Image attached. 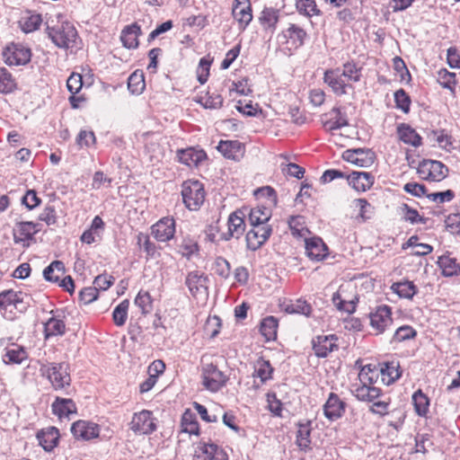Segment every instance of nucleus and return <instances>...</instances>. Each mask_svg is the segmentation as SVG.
I'll list each match as a JSON object with an SVG mask.
<instances>
[{
    "mask_svg": "<svg viewBox=\"0 0 460 460\" xmlns=\"http://www.w3.org/2000/svg\"><path fill=\"white\" fill-rule=\"evenodd\" d=\"M297 10L307 16L318 13L314 0H296Z\"/></svg>",
    "mask_w": 460,
    "mask_h": 460,
    "instance_id": "59",
    "label": "nucleus"
},
{
    "mask_svg": "<svg viewBox=\"0 0 460 460\" xmlns=\"http://www.w3.org/2000/svg\"><path fill=\"white\" fill-rule=\"evenodd\" d=\"M394 102L396 103V107L402 110L404 113H407L410 111L411 99L403 89H399L394 93Z\"/></svg>",
    "mask_w": 460,
    "mask_h": 460,
    "instance_id": "57",
    "label": "nucleus"
},
{
    "mask_svg": "<svg viewBox=\"0 0 460 460\" xmlns=\"http://www.w3.org/2000/svg\"><path fill=\"white\" fill-rule=\"evenodd\" d=\"M244 213L242 210H236L231 213L226 223V230L220 234V239L226 242L232 238L239 239L245 232Z\"/></svg>",
    "mask_w": 460,
    "mask_h": 460,
    "instance_id": "6",
    "label": "nucleus"
},
{
    "mask_svg": "<svg viewBox=\"0 0 460 460\" xmlns=\"http://www.w3.org/2000/svg\"><path fill=\"white\" fill-rule=\"evenodd\" d=\"M416 334V331L411 326L403 325L396 330L392 341L402 342L414 338Z\"/></svg>",
    "mask_w": 460,
    "mask_h": 460,
    "instance_id": "56",
    "label": "nucleus"
},
{
    "mask_svg": "<svg viewBox=\"0 0 460 460\" xmlns=\"http://www.w3.org/2000/svg\"><path fill=\"white\" fill-rule=\"evenodd\" d=\"M304 217L301 216H293L289 218L288 225L294 236H305L307 229L304 226Z\"/></svg>",
    "mask_w": 460,
    "mask_h": 460,
    "instance_id": "55",
    "label": "nucleus"
},
{
    "mask_svg": "<svg viewBox=\"0 0 460 460\" xmlns=\"http://www.w3.org/2000/svg\"><path fill=\"white\" fill-rule=\"evenodd\" d=\"M57 212L54 206L48 204L39 216L40 221H44L48 226L57 223Z\"/></svg>",
    "mask_w": 460,
    "mask_h": 460,
    "instance_id": "64",
    "label": "nucleus"
},
{
    "mask_svg": "<svg viewBox=\"0 0 460 460\" xmlns=\"http://www.w3.org/2000/svg\"><path fill=\"white\" fill-rule=\"evenodd\" d=\"M130 429L138 434H151L154 432L156 425L152 417V412L143 410L140 412L134 413L130 421Z\"/></svg>",
    "mask_w": 460,
    "mask_h": 460,
    "instance_id": "9",
    "label": "nucleus"
},
{
    "mask_svg": "<svg viewBox=\"0 0 460 460\" xmlns=\"http://www.w3.org/2000/svg\"><path fill=\"white\" fill-rule=\"evenodd\" d=\"M152 234L158 242L171 240L175 233V222L172 217H163L152 226Z\"/></svg>",
    "mask_w": 460,
    "mask_h": 460,
    "instance_id": "16",
    "label": "nucleus"
},
{
    "mask_svg": "<svg viewBox=\"0 0 460 460\" xmlns=\"http://www.w3.org/2000/svg\"><path fill=\"white\" fill-rule=\"evenodd\" d=\"M345 411V402L340 399V397L331 393L326 402L323 405L324 416L329 420H336L340 419Z\"/></svg>",
    "mask_w": 460,
    "mask_h": 460,
    "instance_id": "18",
    "label": "nucleus"
},
{
    "mask_svg": "<svg viewBox=\"0 0 460 460\" xmlns=\"http://www.w3.org/2000/svg\"><path fill=\"white\" fill-rule=\"evenodd\" d=\"M141 29L137 23H133L124 28L121 32L120 40L127 49H136L138 46V35Z\"/></svg>",
    "mask_w": 460,
    "mask_h": 460,
    "instance_id": "26",
    "label": "nucleus"
},
{
    "mask_svg": "<svg viewBox=\"0 0 460 460\" xmlns=\"http://www.w3.org/2000/svg\"><path fill=\"white\" fill-rule=\"evenodd\" d=\"M391 289L402 298L411 299L417 292L413 282L405 280L394 283Z\"/></svg>",
    "mask_w": 460,
    "mask_h": 460,
    "instance_id": "34",
    "label": "nucleus"
},
{
    "mask_svg": "<svg viewBox=\"0 0 460 460\" xmlns=\"http://www.w3.org/2000/svg\"><path fill=\"white\" fill-rule=\"evenodd\" d=\"M203 385L209 391L217 392L226 383V376L213 363H205L202 366Z\"/></svg>",
    "mask_w": 460,
    "mask_h": 460,
    "instance_id": "5",
    "label": "nucleus"
},
{
    "mask_svg": "<svg viewBox=\"0 0 460 460\" xmlns=\"http://www.w3.org/2000/svg\"><path fill=\"white\" fill-rule=\"evenodd\" d=\"M311 428L310 422L305 424H299L298 429L296 432V445L297 447L303 450L307 451L311 449Z\"/></svg>",
    "mask_w": 460,
    "mask_h": 460,
    "instance_id": "35",
    "label": "nucleus"
},
{
    "mask_svg": "<svg viewBox=\"0 0 460 460\" xmlns=\"http://www.w3.org/2000/svg\"><path fill=\"white\" fill-rule=\"evenodd\" d=\"M278 320L274 316H267L260 325V332L266 341L275 340L277 337Z\"/></svg>",
    "mask_w": 460,
    "mask_h": 460,
    "instance_id": "37",
    "label": "nucleus"
},
{
    "mask_svg": "<svg viewBox=\"0 0 460 460\" xmlns=\"http://www.w3.org/2000/svg\"><path fill=\"white\" fill-rule=\"evenodd\" d=\"M15 89L16 83L12 74L5 67H0V93H9Z\"/></svg>",
    "mask_w": 460,
    "mask_h": 460,
    "instance_id": "46",
    "label": "nucleus"
},
{
    "mask_svg": "<svg viewBox=\"0 0 460 460\" xmlns=\"http://www.w3.org/2000/svg\"><path fill=\"white\" fill-rule=\"evenodd\" d=\"M208 282V277L204 274H199L198 271L190 272L185 280V284L188 287L190 294L196 296L201 288H207L206 284Z\"/></svg>",
    "mask_w": 460,
    "mask_h": 460,
    "instance_id": "28",
    "label": "nucleus"
},
{
    "mask_svg": "<svg viewBox=\"0 0 460 460\" xmlns=\"http://www.w3.org/2000/svg\"><path fill=\"white\" fill-rule=\"evenodd\" d=\"M273 373V367L268 360H258L255 367L254 376L261 379V383L271 379Z\"/></svg>",
    "mask_w": 460,
    "mask_h": 460,
    "instance_id": "53",
    "label": "nucleus"
},
{
    "mask_svg": "<svg viewBox=\"0 0 460 460\" xmlns=\"http://www.w3.org/2000/svg\"><path fill=\"white\" fill-rule=\"evenodd\" d=\"M305 253L313 261H321L327 255V246L319 237L305 239Z\"/></svg>",
    "mask_w": 460,
    "mask_h": 460,
    "instance_id": "20",
    "label": "nucleus"
},
{
    "mask_svg": "<svg viewBox=\"0 0 460 460\" xmlns=\"http://www.w3.org/2000/svg\"><path fill=\"white\" fill-rule=\"evenodd\" d=\"M128 307L129 301L128 299H124L114 308L112 313V319L115 325L120 327L125 324L128 318Z\"/></svg>",
    "mask_w": 460,
    "mask_h": 460,
    "instance_id": "48",
    "label": "nucleus"
},
{
    "mask_svg": "<svg viewBox=\"0 0 460 460\" xmlns=\"http://www.w3.org/2000/svg\"><path fill=\"white\" fill-rule=\"evenodd\" d=\"M23 303V294L15 292L12 289L0 293V310L6 309L9 305L19 308V305Z\"/></svg>",
    "mask_w": 460,
    "mask_h": 460,
    "instance_id": "30",
    "label": "nucleus"
},
{
    "mask_svg": "<svg viewBox=\"0 0 460 460\" xmlns=\"http://www.w3.org/2000/svg\"><path fill=\"white\" fill-rule=\"evenodd\" d=\"M233 15L239 23V28L244 31L252 20L250 0H234Z\"/></svg>",
    "mask_w": 460,
    "mask_h": 460,
    "instance_id": "17",
    "label": "nucleus"
},
{
    "mask_svg": "<svg viewBox=\"0 0 460 460\" xmlns=\"http://www.w3.org/2000/svg\"><path fill=\"white\" fill-rule=\"evenodd\" d=\"M137 243L143 247L147 256H153L155 252V245L150 241L149 236L143 233L137 235Z\"/></svg>",
    "mask_w": 460,
    "mask_h": 460,
    "instance_id": "63",
    "label": "nucleus"
},
{
    "mask_svg": "<svg viewBox=\"0 0 460 460\" xmlns=\"http://www.w3.org/2000/svg\"><path fill=\"white\" fill-rule=\"evenodd\" d=\"M400 139L405 144L418 147L421 145V137L407 124H401L397 128Z\"/></svg>",
    "mask_w": 460,
    "mask_h": 460,
    "instance_id": "27",
    "label": "nucleus"
},
{
    "mask_svg": "<svg viewBox=\"0 0 460 460\" xmlns=\"http://www.w3.org/2000/svg\"><path fill=\"white\" fill-rule=\"evenodd\" d=\"M438 82L446 89H449L453 94L456 93V74L449 72L446 68L440 69L438 73Z\"/></svg>",
    "mask_w": 460,
    "mask_h": 460,
    "instance_id": "51",
    "label": "nucleus"
},
{
    "mask_svg": "<svg viewBox=\"0 0 460 460\" xmlns=\"http://www.w3.org/2000/svg\"><path fill=\"white\" fill-rule=\"evenodd\" d=\"M59 438V432L57 428L49 427L37 433L39 444L47 452H50L57 447Z\"/></svg>",
    "mask_w": 460,
    "mask_h": 460,
    "instance_id": "22",
    "label": "nucleus"
},
{
    "mask_svg": "<svg viewBox=\"0 0 460 460\" xmlns=\"http://www.w3.org/2000/svg\"><path fill=\"white\" fill-rule=\"evenodd\" d=\"M283 310L288 314H298L305 316H310L312 313V306L305 300L297 299L295 302L284 303L282 305Z\"/></svg>",
    "mask_w": 460,
    "mask_h": 460,
    "instance_id": "31",
    "label": "nucleus"
},
{
    "mask_svg": "<svg viewBox=\"0 0 460 460\" xmlns=\"http://www.w3.org/2000/svg\"><path fill=\"white\" fill-rule=\"evenodd\" d=\"M225 228H226V224L222 225L220 220L217 219L207 227L205 230L206 236L210 242L217 243L223 241V239H220V234L226 232V229Z\"/></svg>",
    "mask_w": 460,
    "mask_h": 460,
    "instance_id": "52",
    "label": "nucleus"
},
{
    "mask_svg": "<svg viewBox=\"0 0 460 460\" xmlns=\"http://www.w3.org/2000/svg\"><path fill=\"white\" fill-rule=\"evenodd\" d=\"M40 372L46 376L55 390L70 385L71 378L65 363H48L40 366Z\"/></svg>",
    "mask_w": 460,
    "mask_h": 460,
    "instance_id": "4",
    "label": "nucleus"
},
{
    "mask_svg": "<svg viewBox=\"0 0 460 460\" xmlns=\"http://www.w3.org/2000/svg\"><path fill=\"white\" fill-rule=\"evenodd\" d=\"M270 211L265 207L252 208L249 212L250 225H269L268 221L270 220Z\"/></svg>",
    "mask_w": 460,
    "mask_h": 460,
    "instance_id": "38",
    "label": "nucleus"
},
{
    "mask_svg": "<svg viewBox=\"0 0 460 460\" xmlns=\"http://www.w3.org/2000/svg\"><path fill=\"white\" fill-rule=\"evenodd\" d=\"M412 402L419 416H426L429 411V399L420 389L412 394Z\"/></svg>",
    "mask_w": 460,
    "mask_h": 460,
    "instance_id": "43",
    "label": "nucleus"
},
{
    "mask_svg": "<svg viewBox=\"0 0 460 460\" xmlns=\"http://www.w3.org/2000/svg\"><path fill=\"white\" fill-rule=\"evenodd\" d=\"M83 78L80 74L72 73L66 81L67 90L73 94H76L82 89Z\"/></svg>",
    "mask_w": 460,
    "mask_h": 460,
    "instance_id": "62",
    "label": "nucleus"
},
{
    "mask_svg": "<svg viewBox=\"0 0 460 460\" xmlns=\"http://www.w3.org/2000/svg\"><path fill=\"white\" fill-rule=\"evenodd\" d=\"M391 314V308L388 305L378 306L370 314V325L376 331V334L383 333L392 324Z\"/></svg>",
    "mask_w": 460,
    "mask_h": 460,
    "instance_id": "11",
    "label": "nucleus"
},
{
    "mask_svg": "<svg viewBox=\"0 0 460 460\" xmlns=\"http://www.w3.org/2000/svg\"><path fill=\"white\" fill-rule=\"evenodd\" d=\"M71 432L77 439L90 440L99 436L100 427L96 423L80 420L72 424Z\"/></svg>",
    "mask_w": 460,
    "mask_h": 460,
    "instance_id": "15",
    "label": "nucleus"
},
{
    "mask_svg": "<svg viewBox=\"0 0 460 460\" xmlns=\"http://www.w3.org/2000/svg\"><path fill=\"white\" fill-rule=\"evenodd\" d=\"M306 36L305 31L296 24H290L285 31V37L292 40V44L296 48L301 47L304 44Z\"/></svg>",
    "mask_w": 460,
    "mask_h": 460,
    "instance_id": "42",
    "label": "nucleus"
},
{
    "mask_svg": "<svg viewBox=\"0 0 460 460\" xmlns=\"http://www.w3.org/2000/svg\"><path fill=\"white\" fill-rule=\"evenodd\" d=\"M199 451L206 456L204 460H226V455L214 443H200Z\"/></svg>",
    "mask_w": 460,
    "mask_h": 460,
    "instance_id": "33",
    "label": "nucleus"
},
{
    "mask_svg": "<svg viewBox=\"0 0 460 460\" xmlns=\"http://www.w3.org/2000/svg\"><path fill=\"white\" fill-rule=\"evenodd\" d=\"M338 338L334 334L319 335L313 340V349L318 358H326L331 352L338 349Z\"/></svg>",
    "mask_w": 460,
    "mask_h": 460,
    "instance_id": "14",
    "label": "nucleus"
},
{
    "mask_svg": "<svg viewBox=\"0 0 460 460\" xmlns=\"http://www.w3.org/2000/svg\"><path fill=\"white\" fill-rule=\"evenodd\" d=\"M65 267L62 261H54L43 270L44 279L47 281L58 282L64 274Z\"/></svg>",
    "mask_w": 460,
    "mask_h": 460,
    "instance_id": "39",
    "label": "nucleus"
},
{
    "mask_svg": "<svg viewBox=\"0 0 460 460\" xmlns=\"http://www.w3.org/2000/svg\"><path fill=\"white\" fill-rule=\"evenodd\" d=\"M182 200L186 208L196 211L205 200V190L199 181L188 180L181 186Z\"/></svg>",
    "mask_w": 460,
    "mask_h": 460,
    "instance_id": "3",
    "label": "nucleus"
},
{
    "mask_svg": "<svg viewBox=\"0 0 460 460\" xmlns=\"http://www.w3.org/2000/svg\"><path fill=\"white\" fill-rule=\"evenodd\" d=\"M358 377V384L375 385L379 377L378 369L376 367V366L371 364L363 366L360 368Z\"/></svg>",
    "mask_w": 460,
    "mask_h": 460,
    "instance_id": "32",
    "label": "nucleus"
},
{
    "mask_svg": "<svg viewBox=\"0 0 460 460\" xmlns=\"http://www.w3.org/2000/svg\"><path fill=\"white\" fill-rule=\"evenodd\" d=\"M321 122L327 131H333L347 127V116L340 107H333L331 111L321 116Z\"/></svg>",
    "mask_w": 460,
    "mask_h": 460,
    "instance_id": "12",
    "label": "nucleus"
},
{
    "mask_svg": "<svg viewBox=\"0 0 460 460\" xmlns=\"http://www.w3.org/2000/svg\"><path fill=\"white\" fill-rule=\"evenodd\" d=\"M146 87L142 72L135 71L128 79V88L134 94H140Z\"/></svg>",
    "mask_w": 460,
    "mask_h": 460,
    "instance_id": "47",
    "label": "nucleus"
},
{
    "mask_svg": "<svg viewBox=\"0 0 460 460\" xmlns=\"http://www.w3.org/2000/svg\"><path fill=\"white\" fill-rule=\"evenodd\" d=\"M51 407L53 413L60 419L68 418L70 414L76 412V406L71 399L57 397Z\"/></svg>",
    "mask_w": 460,
    "mask_h": 460,
    "instance_id": "24",
    "label": "nucleus"
},
{
    "mask_svg": "<svg viewBox=\"0 0 460 460\" xmlns=\"http://www.w3.org/2000/svg\"><path fill=\"white\" fill-rule=\"evenodd\" d=\"M52 317H50L44 323V333L45 337L63 335L66 332V324L59 315H56L54 311H51Z\"/></svg>",
    "mask_w": 460,
    "mask_h": 460,
    "instance_id": "25",
    "label": "nucleus"
},
{
    "mask_svg": "<svg viewBox=\"0 0 460 460\" xmlns=\"http://www.w3.org/2000/svg\"><path fill=\"white\" fill-rule=\"evenodd\" d=\"M272 233L270 225H251V229L246 234V245L251 251L261 248L270 238Z\"/></svg>",
    "mask_w": 460,
    "mask_h": 460,
    "instance_id": "8",
    "label": "nucleus"
},
{
    "mask_svg": "<svg viewBox=\"0 0 460 460\" xmlns=\"http://www.w3.org/2000/svg\"><path fill=\"white\" fill-rule=\"evenodd\" d=\"M356 205L359 208V217L363 221L370 219L374 215V207L365 199H355Z\"/></svg>",
    "mask_w": 460,
    "mask_h": 460,
    "instance_id": "60",
    "label": "nucleus"
},
{
    "mask_svg": "<svg viewBox=\"0 0 460 460\" xmlns=\"http://www.w3.org/2000/svg\"><path fill=\"white\" fill-rule=\"evenodd\" d=\"M46 31L52 42L58 48H72L77 37L75 26L67 22L62 21L55 23L53 19L46 22Z\"/></svg>",
    "mask_w": 460,
    "mask_h": 460,
    "instance_id": "2",
    "label": "nucleus"
},
{
    "mask_svg": "<svg viewBox=\"0 0 460 460\" xmlns=\"http://www.w3.org/2000/svg\"><path fill=\"white\" fill-rule=\"evenodd\" d=\"M27 358L28 354L23 347L13 344L6 348L3 360L4 363L21 364Z\"/></svg>",
    "mask_w": 460,
    "mask_h": 460,
    "instance_id": "29",
    "label": "nucleus"
},
{
    "mask_svg": "<svg viewBox=\"0 0 460 460\" xmlns=\"http://www.w3.org/2000/svg\"><path fill=\"white\" fill-rule=\"evenodd\" d=\"M135 305L140 308L143 315H146L153 310V299L148 291L140 290L137 295Z\"/></svg>",
    "mask_w": 460,
    "mask_h": 460,
    "instance_id": "44",
    "label": "nucleus"
},
{
    "mask_svg": "<svg viewBox=\"0 0 460 460\" xmlns=\"http://www.w3.org/2000/svg\"><path fill=\"white\" fill-rule=\"evenodd\" d=\"M217 150L228 159L238 160L243 154L244 146L239 141L221 140Z\"/></svg>",
    "mask_w": 460,
    "mask_h": 460,
    "instance_id": "23",
    "label": "nucleus"
},
{
    "mask_svg": "<svg viewBox=\"0 0 460 460\" xmlns=\"http://www.w3.org/2000/svg\"><path fill=\"white\" fill-rule=\"evenodd\" d=\"M361 78V67L354 62H347L342 67L327 69L323 75V82L339 96L348 93L353 89L350 82H358Z\"/></svg>",
    "mask_w": 460,
    "mask_h": 460,
    "instance_id": "1",
    "label": "nucleus"
},
{
    "mask_svg": "<svg viewBox=\"0 0 460 460\" xmlns=\"http://www.w3.org/2000/svg\"><path fill=\"white\" fill-rule=\"evenodd\" d=\"M278 21L279 11L273 7H265L259 16V22L265 29L274 30Z\"/></svg>",
    "mask_w": 460,
    "mask_h": 460,
    "instance_id": "36",
    "label": "nucleus"
},
{
    "mask_svg": "<svg viewBox=\"0 0 460 460\" xmlns=\"http://www.w3.org/2000/svg\"><path fill=\"white\" fill-rule=\"evenodd\" d=\"M430 181H440L447 175V167L439 161L429 160Z\"/></svg>",
    "mask_w": 460,
    "mask_h": 460,
    "instance_id": "45",
    "label": "nucleus"
},
{
    "mask_svg": "<svg viewBox=\"0 0 460 460\" xmlns=\"http://www.w3.org/2000/svg\"><path fill=\"white\" fill-rule=\"evenodd\" d=\"M39 224L31 221H22L15 224L13 227V241L15 243H22L23 247L30 245L29 241L40 231Z\"/></svg>",
    "mask_w": 460,
    "mask_h": 460,
    "instance_id": "10",
    "label": "nucleus"
},
{
    "mask_svg": "<svg viewBox=\"0 0 460 460\" xmlns=\"http://www.w3.org/2000/svg\"><path fill=\"white\" fill-rule=\"evenodd\" d=\"M115 281L114 277L107 274H100L93 280V287L99 290H107Z\"/></svg>",
    "mask_w": 460,
    "mask_h": 460,
    "instance_id": "61",
    "label": "nucleus"
},
{
    "mask_svg": "<svg viewBox=\"0 0 460 460\" xmlns=\"http://www.w3.org/2000/svg\"><path fill=\"white\" fill-rule=\"evenodd\" d=\"M352 394L361 402H373L381 395V389L371 385L355 383L351 386Z\"/></svg>",
    "mask_w": 460,
    "mask_h": 460,
    "instance_id": "19",
    "label": "nucleus"
},
{
    "mask_svg": "<svg viewBox=\"0 0 460 460\" xmlns=\"http://www.w3.org/2000/svg\"><path fill=\"white\" fill-rule=\"evenodd\" d=\"M400 215L402 217V219L410 222L411 224H425L427 219L419 215L418 211L414 208H411L407 204H402L399 208Z\"/></svg>",
    "mask_w": 460,
    "mask_h": 460,
    "instance_id": "49",
    "label": "nucleus"
},
{
    "mask_svg": "<svg viewBox=\"0 0 460 460\" xmlns=\"http://www.w3.org/2000/svg\"><path fill=\"white\" fill-rule=\"evenodd\" d=\"M215 273L223 279H227L231 272L230 263L223 257H217L214 262Z\"/></svg>",
    "mask_w": 460,
    "mask_h": 460,
    "instance_id": "58",
    "label": "nucleus"
},
{
    "mask_svg": "<svg viewBox=\"0 0 460 460\" xmlns=\"http://www.w3.org/2000/svg\"><path fill=\"white\" fill-rule=\"evenodd\" d=\"M438 265L444 276L452 277L460 272V264L456 262L455 258L441 256L438 259Z\"/></svg>",
    "mask_w": 460,
    "mask_h": 460,
    "instance_id": "40",
    "label": "nucleus"
},
{
    "mask_svg": "<svg viewBox=\"0 0 460 460\" xmlns=\"http://www.w3.org/2000/svg\"><path fill=\"white\" fill-rule=\"evenodd\" d=\"M342 158L359 167H368L373 164L375 154L370 149H348L342 154Z\"/></svg>",
    "mask_w": 460,
    "mask_h": 460,
    "instance_id": "13",
    "label": "nucleus"
},
{
    "mask_svg": "<svg viewBox=\"0 0 460 460\" xmlns=\"http://www.w3.org/2000/svg\"><path fill=\"white\" fill-rule=\"evenodd\" d=\"M332 301L338 310L352 314L356 309V301H358V298L347 301L342 299L340 293L337 292L333 294Z\"/></svg>",
    "mask_w": 460,
    "mask_h": 460,
    "instance_id": "54",
    "label": "nucleus"
},
{
    "mask_svg": "<svg viewBox=\"0 0 460 460\" xmlns=\"http://www.w3.org/2000/svg\"><path fill=\"white\" fill-rule=\"evenodd\" d=\"M181 431L189 434H199V423L196 416L190 410H186L182 414L181 421Z\"/></svg>",
    "mask_w": 460,
    "mask_h": 460,
    "instance_id": "41",
    "label": "nucleus"
},
{
    "mask_svg": "<svg viewBox=\"0 0 460 460\" xmlns=\"http://www.w3.org/2000/svg\"><path fill=\"white\" fill-rule=\"evenodd\" d=\"M349 184L358 191H366L374 183V177L369 172H353L347 176Z\"/></svg>",
    "mask_w": 460,
    "mask_h": 460,
    "instance_id": "21",
    "label": "nucleus"
},
{
    "mask_svg": "<svg viewBox=\"0 0 460 460\" xmlns=\"http://www.w3.org/2000/svg\"><path fill=\"white\" fill-rule=\"evenodd\" d=\"M177 157L181 164L190 166L198 164L201 158V154L196 152L193 148L180 149L177 151Z\"/></svg>",
    "mask_w": 460,
    "mask_h": 460,
    "instance_id": "50",
    "label": "nucleus"
},
{
    "mask_svg": "<svg viewBox=\"0 0 460 460\" xmlns=\"http://www.w3.org/2000/svg\"><path fill=\"white\" fill-rule=\"evenodd\" d=\"M3 58L8 66H22L30 62L31 53L30 49L12 43L4 49Z\"/></svg>",
    "mask_w": 460,
    "mask_h": 460,
    "instance_id": "7",
    "label": "nucleus"
}]
</instances>
